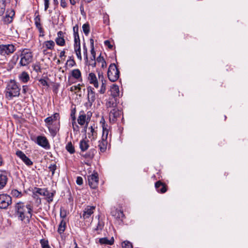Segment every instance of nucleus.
<instances>
[{"instance_id": "1", "label": "nucleus", "mask_w": 248, "mask_h": 248, "mask_svg": "<svg viewBox=\"0 0 248 248\" xmlns=\"http://www.w3.org/2000/svg\"><path fill=\"white\" fill-rule=\"evenodd\" d=\"M32 206L31 204L25 205L24 203L19 202L15 205V212L18 219L23 221L25 219L29 221L32 217Z\"/></svg>"}, {"instance_id": "2", "label": "nucleus", "mask_w": 248, "mask_h": 248, "mask_svg": "<svg viewBox=\"0 0 248 248\" xmlns=\"http://www.w3.org/2000/svg\"><path fill=\"white\" fill-rule=\"evenodd\" d=\"M59 114L55 113L44 120L46 126L48 129L49 132L53 137H54L56 135L59 130L60 122H58V124H56V122L59 120Z\"/></svg>"}, {"instance_id": "3", "label": "nucleus", "mask_w": 248, "mask_h": 248, "mask_svg": "<svg viewBox=\"0 0 248 248\" xmlns=\"http://www.w3.org/2000/svg\"><path fill=\"white\" fill-rule=\"evenodd\" d=\"M20 90L17 83L14 80H11L6 88V97L11 99L14 97L18 96L20 94Z\"/></svg>"}, {"instance_id": "4", "label": "nucleus", "mask_w": 248, "mask_h": 248, "mask_svg": "<svg viewBox=\"0 0 248 248\" xmlns=\"http://www.w3.org/2000/svg\"><path fill=\"white\" fill-rule=\"evenodd\" d=\"M20 61L19 64L21 66H26L29 64L33 59L32 52L29 49H23L20 50Z\"/></svg>"}, {"instance_id": "5", "label": "nucleus", "mask_w": 248, "mask_h": 248, "mask_svg": "<svg viewBox=\"0 0 248 248\" xmlns=\"http://www.w3.org/2000/svg\"><path fill=\"white\" fill-rule=\"evenodd\" d=\"M92 116V113L90 111H88L87 114H85L84 111H80L78 118V124L80 125L85 124V128H87Z\"/></svg>"}, {"instance_id": "6", "label": "nucleus", "mask_w": 248, "mask_h": 248, "mask_svg": "<svg viewBox=\"0 0 248 248\" xmlns=\"http://www.w3.org/2000/svg\"><path fill=\"white\" fill-rule=\"evenodd\" d=\"M120 72L114 63H111L108 68V77L110 81H116L119 78Z\"/></svg>"}, {"instance_id": "7", "label": "nucleus", "mask_w": 248, "mask_h": 248, "mask_svg": "<svg viewBox=\"0 0 248 248\" xmlns=\"http://www.w3.org/2000/svg\"><path fill=\"white\" fill-rule=\"evenodd\" d=\"M16 50V48L13 44L0 45V55L1 56L9 55Z\"/></svg>"}, {"instance_id": "8", "label": "nucleus", "mask_w": 248, "mask_h": 248, "mask_svg": "<svg viewBox=\"0 0 248 248\" xmlns=\"http://www.w3.org/2000/svg\"><path fill=\"white\" fill-rule=\"evenodd\" d=\"M12 203V198L7 194L0 195V208L6 209Z\"/></svg>"}, {"instance_id": "9", "label": "nucleus", "mask_w": 248, "mask_h": 248, "mask_svg": "<svg viewBox=\"0 0 248 248\" xmlns=\"http://www.w3.org/2000/svg\"><path fill=\"white\" fill-rule=\"evenodd\" d=\"M87 90L88 91V102L86 103L85 106L87 107H91L96 99V94L94 89L91 86L88 87Z\"/></svg>"}, {"instance_id": "10", "label": "nucleus", "mask_w": 248, "mask_h": 248, "mask_svg": "<svg viewBox=\"0 0 248 248\" xmlns=\"http://www.w3.org/2000/svg\"><path fill=\"white\" fill-rule=\"evenodd\" d=\"M97 72L99 81L101 82V86L99 92L101 94H104L106 90V80L105 79L102 72L97 70Z\"/></svg>"}, {"instance_id": "11", "label": "nucleus", "mask_w": 248, "mask_h": 248, "mask_svg": "<svg viewBox=\"0 0 248 248\" xmlns=\"http://www.w3.org/2000/svg\"><path fill=\"white\" fill-rule=\"evenodd\" d=\"M36 143L40 146L46 149L50 148L49 142L45 136H39L36 138Z\"/></svg>"}, {"instance_id": "12", "label": "nucleus", "mask_w": 248, "mask_h": 248, "mask_svg": "<svg viewBox=\"0 0 248 248\" xmlns=\"http://www.w3.org/2000/svg\"><path fill=\"white\" fill-rule=\"evenodd\" d=\"M89 185L92 188L95 189L98 185V177L97 173L88 176Z\"/></svg>"}, {"instance_id": "13", "label": "nucleus", "mask_w": 248, "mask_h": 248, "mask_svg": "<svg viewBox=\"0 0 248 248\" xmlns=\"http://www.w3.org/2000/svg\"><path fill=\"white\" fill-rule=\"evenodd\" d=\"M16 154L26 165L30 166L33 164L32 161L22 151L18 150Z\"/></svg>"}, {"instance_id": "14", "label": "nucleus", "mask_w": 248, "mask_h": 248, "mask_svg": "<svg viewBox=\"0 0 248 248\" xmlns=\"http://www.w3.org/2000/svg\"><path fill=\"white\" fill-rule=\"evenodd\" d=\"M95 209V206H87L82 214V217L84 219L89 218L93 214Z\"/></svg>"}, {"instance_id": "15", "label": "nucleus", "mask_w": 248, "mask_h": 248, "mask_svg": "<svg viewBox=\"0 0 248 248\" xmlns=\"http://www.w3.org/2000/svg\"><path fill=\"white\" fill-rule=\"evenodd\" d=\"M121 113V111H120L117 108H112L109 113L110 121L111 122L114 123L116 121L117 118L120 116Z\"/></svg>"}, {"instance_id": "16", "label": "nucleus", "mask_w": 248, "mask_h": 248, "mask_svg": "<svg viewBox=\"0 0 248 248\" xmlns=\"http://www.w3.org/2000/svg\"><path fill=\"white\" fill-rule=\"evenodd\" d=\"M88 80L89 83L93 85L95 88H98L99 87L98 77L97 78L94 73L91 72L89 74Z\"/></svg>"}, {"instance_id": "17", "label": "nucleus", "mask_w": 248, "mask_h": 248, "mask_svg": "<svg viewBox=\"0 0 248 248\" xmlns=\"http://www.w3.org/2000/svg\"><path fill=\"white\" fill-rule=\"evenodd\" d=\"M100 123L102 124L103 129L102 139L107 140L109 133V129L108 125L105 124V121L103 118L101 119Z\"/></svg>"}, {"instance_id": "18", "label": "nucleus", "mask_w": 248, "mask_h": 248, "mask_svg": "<svg viewBox=\"0 0 248 248\" xmlns=\"http://www.w3.org/2000/svg\"><path fill=\"white\" fill-rule=\"evenodd\" d=\"M111 214L118 221H123L124 217L123 212L120 210L115 209L111 211Z\"/></svg>"}, {"instance_id": "19", "label": "nucleus", "mask_w": 248, "mask_h": 248, "mask_svg": "<svg viewBox=\"0 0 248 248\" xmlns=\"http://www.w3.org/2000/svg\"><path fill=\"white\" fill-rule=\"evenodd\" d=\"M155 187L158 192L164 193L167 191L166 185L162 183L160 181H158L155 183Z\"/></svg>"}, {"instance_id": "20", "label": "nucleus", "mask_w": 248, "mask_h": 248, "mask_svg": "<svg viewBox=\"0 0 248 248\" xmlns=\"http://www.w3.org/2000/svg\"><path fill=\"white\" fill-rule=\"evenodd\" d=\"M63 34V33L62 31H59L57 33V37L55 39V42L58 46H63L65 45V42Z\"/></svg>"}, {"instance_id": "21", "label": "nucleus", "mask_w": 248, "mask_h": 248, "mask_svg": "<svg viewBox=\"0 0 248 248\" xmlns=\"http://www.w3.org/2000/svg\"><path fill=\"white\" fill-rule=\"evenodd\" d=\"M15 15V12L13 10H11L9 12L8 14L3 18V22L5 24H8L11 23L13 21V16Z\"/></svg>"}, {"instance_id": "22", "label": "nucleus", "mask_w": 248, "mask_h": 248, "mask_svg": "<svg viewBox=\"0 0 248 248\" xmlns=\"http://www.w3.org/2000/svg\"><path fill=\"white\" fill-rule=\"evenodd\" d=\"M107 140L101 139V140L98 141V146L101 152L104 153L106 151L107 149Z\"/></svg>"}, {"instance_id": "23", "label": "nucleus", "mask_w": 248, "mask_h": 248, "mask_svg": "<svg viewBox=\"0 0 248 248\" xmlns=\"http://www.w3.org/2000/svg\"><path fill=\"white\" fill-rule=\"evenodd\" d=\"M55 46V43L52 40H49L45 41L43 44V47L46 48V49L44 50V53L46 49L52 50L54 49Z\"/></svg>"}, {"instance_id": "24", "label": "nucleus", "mask_w": 248, "mask_h": 248, "mask_svg": "<svg viewBox=\"0 0 248 248\" xmlns=\"http://www.w3.org/2000/svg\"><path fill=\"white\" fill-rule=\"evenodd\" d=\"M89 147V140H82L79 142V148L81 152L86 151Z\"/></svg>"}, {"instance_id": "25", "label": "nucleus", "mask_w": 248, "mask_h": 248, "mask_svg": "<svg viewBox=\"0 0 248 248\" xmlns=\"http://www.w3.org/2000/svg\"><path fill=\"white\" fill-rule=\"evenodd\" d=\"M111 95L115 98L119 95V88L118 86L113 84L110 89Z\"/></svg>"}, {"instance_id": "26", "label": "nucleus", "mask_w": 248, "mask_h": 248, "mask_svg": "<svg viewBox=\"0 0 248 248\" xmlns=\"http://www.w3.org/2000/svg\"><path fill=\"white\" fill-rule=\"evenodd\" d=\"M100 244L106 245H111L114 243V239L112 237L110 240L106 237L100 238L98 240Z\"/></svg>"}, {"instance_id": "27", "label": "nucleus", "mask_w": 248, "mask_h": 248, "mask_svg": "<svg viewBox=\"0 0 248 248\" xmlns=\"http://www.w3.org/2000/svg\"><path fill=\"white\" fill-rule=\"evenodd\" d=\"M19 79L23 83L27 82L30 79V76L27 72L24 71L19 76Z\"/></svg>"}, {"instance_id": "28", "label": "nucleus", "mask_w": 248, "mask_h": 248, "mask_svg": "<svg viewBox=\"0 0 248 248\" xmlns=\"http://www.w3.org/2000/svg\"><path fill=\"white\" fill-rule=\"evenodd\" d=\"M74 51L78 59L81 61L82 60V56L81 54L80 44L74 45Z\"/></svg>"}, {"instance_id": "29", "label": "nucleus", "mask_w": 248, "mask_h": 248, "mask_svg": "<svg viewBox=\"0 0 248 248\" xmlns=\"http://www.w3.org/2000/svg\"><path fill=\"white\" fill-rule=\"evenodd\" d=\"M55 194V191H54L53 192H50L47 190H46V192L45 197V199L48 203H50L53 201Z\"/></svg>"}, {"instance_id": "30", "label": "nucleus", "mask_w": 248, "mask_h": 248, "mask_svg": "<svg viewBox=\"0 0 248 248\" xmlns=\"http://www.w3.org/2000/svg\"><path fill=\"white\" fill-rule=\"evenodd\" d=\"M95 153V150L94 149H90L87 153L81 155L85 158H93Z\"/></svg>"}, {"instance_id": "31", "label": "nucleus", "mask_w": 248, "mask_h": 248, "mask_svg": "<svg viewBox=\"0 0 248 248\" xmlns=\"http://www.w3.org/2000/svg\"><path fill=\"white\" fill-rule=\"evenodd\" d=\"M7 177L4 174H0V189H2L6 184Z\"/></svg>"}, {"instance_id": "32", "label": "nucleus", "mask_w": 248, "mask_h": 248, "mask_svg": "<svg viewBox=\"0 0 248 248\" xmlns=\"http://www.w3.org/2000/svg\"><path fill=\"white\" fill-rule=\"evenodd\" d=\"M65 227L66 222L63 219H62L59 225L58 232L60 234L62 233L65 231Z\"/></svg>"}, {"instance_id": "33", "label": "nucleus", "mask_w": 248, "mask_h": 248, "mask_svg": "<svg viewBox=\"0 0 248 248\" xmlns=\"http://www.w3.org/2000/svg\"><path fill=\"white\" fill-rule=\"evenodd\" d=\"M72 76L77 79H79L81 78V72L78 69H75L72 71Z\"/></svg>"}, {"instance_id": "34", "label": "nucleus", "mask_w": 248, "mask_h": 248, "mask_svg": "<svg viewBox=\"0 0 248 248\" xmlns=\"http://www.w3.org/2000/svg\"><path fill=\"white\" fill-rule=\"evenodd\" d=\"M65 149L71 154L75 152V147L71 142H69L66 145Z\"/></svg>"}, {"instance_id": "35", "label": "nucleus", "mask_w": 248, "mask_h": 248, "mask_svg": "<svg viewBox=\"0 0 248 248\" xmlns=\"http://www.w3.org/2000/svg\"><path fill=\"white\" fill-rule=\"evenodd\" d=\"M35 192L36 193H38L39 195L45 196L46 193V188H41L39 187H35Z\"/></svg>"}, {"instance_id": "36", "label": "nucleus", "mask_w": 248, "mask_h": 248, "mask_svg": "<svg viewBox=\"0 0 248 248\" xmlns=\"http://www.w3.org/2000/svg\"><path fill=\"white\" fill-rule=\"evenodd\" d=\"M106 106L107 108H115L116 106V103L114 102V100L112 99H108V100L107 101Z\"/></svg>"}, {"instance_id": "37", "label": "nucleus", "mask_w": 248, "mask_h": 248, "mask_svg": "<svg viewBox=\"0 0 248 248\" xmlns=\"http://www.w3.org/2000/svg\"><path fill=\"white\" fill-rule=\"evenodd\" d=\"M32 197L34 199L36 200V202L38 204H40L41 203V198L39 197V194L38 193H36L35 192V189L33 190L32 192Z\"/></svg>"}, {"instance_id": "38", "label": "nucleus", "mask_w": 248, "mask_h": 248, "mask_svg": "<svg viewBox=\"0 0 248 248\" xmlns=\"http://www.w3.org/2000/svg\"><path fill=\"white\" fill-rule=\"evenodd\" d=\"M33 69L37 73H41L42 72V69L41 67V65L39 62H36L34 63L33 66Z\"/></svg>"}, {"instance_id": "39", "label": "nucleus", "mask_w": 248, "mask_h": 248, "mask_svg": "<svg viewBox=\"0 0 248 248\" xmlns=\"http://www.w3.org/2000/svg\"><path fill=\"white\" fill-rule=\"evenodd\" d=\"M2 3L1 5V7L0 8V16H2L5 11V4L7 3H9L10 0H2Z\"/></svg>"}, {"instance_id": "40", "label": "nucleus", "mask_w": 248, "mask_h": 248, "mask_svg": "<svg viewBox=\"0 0 248 248\" xmlns=\"http://www.w3.org/2000/svg\"><path fill=\"white\" fill-rule=\"evenodd\" d=\"M82 30L84 34L87 35L90 32V26L88 23H86L83 25Z\"/></svg>"}, {"instance_id": "41", "label": "nucleus", "mask_w": 248, "mask_h": 248, "mask_svg": "<svg viewBox=\"0 0 248 248\" xmlns=\"http://www.w3.org/2000/svg\"><path fill=\"white\" fill-rule=\"evenodd\" d=\"M40 244L42 248H50L47 240L45 239H41L40 240Z\"/></svg>"}, {"instance_id": "42", "label": "nucleus", "mask_w": 248, "mask_h": 248, "mask_svg": "<svg viewBox=\"0 0 248 248\" xmlns=\"http://www.w3.org/2000/svg\"><path fill=\"white\" fill-rule=\"evenodd\" d=\"M34 21L35 24L37 28L42 27L41 24L40 23V18L39 15H38L34 18Z\"/></svg>"}, {"instance_id": "43", "label": "nucleus", "mask_w": 248, "mask_h": 248, "mask_svg": "<svg viewBox=\"0 0 248 248\" xmlns=\"http://www.w3.org/2000/svg\"><path fill=\"white\" fill-rule=\"evenodd\" d=\"M123 248H133L132 244L128 241H124L122 243Z\"/></svg>"}, {"instance_id": "44", "label": "nucleus", "mask_w": 248, "mask_h": 248, "mask_svg": "<svg viewBox=\"0 0 248 248\" xmlns=\"http://www.w3.org/2000/svg\"><path fill=\"white\" fill-rule=\"evenodd\" d=\"M74 36V45L80 44L79 36L78 33H76Z\"/></svg>"}, {"instance_id": "45", "label": "nucleus", "mask_w": 248, "mask_h": 248, "mask_svg": "<svg viewBox=\"0 0 248 248\" xmlns=\"http://www.w3.org/2000/svg\"><path fill=\"white\" fill-rule=\"evenodd\" d=\"M83 56L86 61H88V50L86 46L85 43L83 44Z\"/></svg>"}, {"instance_id": "46", "label": "nucleus", "mask_w": 248, "mask_h": 248, "mask_svg": "<svg viewBox=\"0 0 248 248\" xmlns=\"http://www.w3.org/2000/svg\"><path fill=\"white\" fill-rule=\"evenodd\" d=\"M57 169V166L55 164H50L48 167V169L52 172V175L54 174L55 171Z\"/></svg>"}, {"instance_id": "47", "label": "nucleus", "mask_w": 248, "mask_h": 248, "mask_svg": "<svg viewBox=\"0 0 248 248\" xmlns=\"http://www.w3.org/2000/svg\"><path fill=\"white\" fill-rule=\"evenodd\" d=\"M39 81L40 83V84H41V85L43 86H49V84H48L47 81L45 78H40L39 79Z\"/></svg>"}, {"instance_id": "48", "label": "nucleus", "mask_w": 248, "mask_h": 248, "mask_svg": "<svg viewBox=\"0 0 248 248\" xmlns=\"http://www.w3.org/2000/svg\"><path fill=\"white\" fill-rule=\"evenodd\" d=\"M12 194L13 196H15L16 197H18L19 196H21V193L19 191H18L17 190L14 189L12 191Z\"/></svg>"}, {"instance_id": "49", "label": "nucleus", "mask_w": 248, "mask_h": 248, "mask_svg": "<svg viewBox=\"0 0 248 248\" xmlns=\"http://www.w3.org/2000/svg\"><path fill=\"white\" fill-rule=\"evenodd\" d=\"M75 113H76V111L75 109L72 110L71 113V117H72V120H73V122H72L73 125L74 124V123H75V120H76Z\"/></svg>"}, {"instance_id": "50", "label": "nucleus", "mask_w": 248, "mask_h": 248, "mask_svg": "<svg viewBox=\"0 0 248 248\" xmlns=\"http://www.w3.org/2000/svg\"><path fill=\"white\" fill-rule=\"evenodd\" d=\"M76 183L78 185H81L83 184V179L81 177L78 176L77 178Z\"/></svg>"}, {"instance_id": "51", "label": "nucleus", "mask_w": 248, "mask_h": 248, "mask_svg": "<svg viewBox=\"0 0 248 248\" xmlns=\"http://www.w3.org/2000/svg\"><path fill=\"white\" fill-rule=\"evenodd\" d=\"M45 4V11H46L49 7V0H44Z\"/></svg>"}, {"instance_id": "52", "label": "nucleus", "mask_w": 248, "mask_h": 248, "mask_svg": "<svg viewBox=\"0 0 248 248\" xmlns=\"http://www.w3.org/2000/svg\"><path fill=\"white\" fill-rule=\"evenodd\" d=\"M103 228V225L99 221L97 227L95 228V230L99 231L101 230Z\"/></svg>"}, {"instance_id": "53", "label": "nucleus", "mask_w": 248, "mask_h": 248, "mask_svg": "<svg viewBox=\"0 0 248 248\" xmlns=\"http://www.w3.org/2000/svg\"><path fill=\"white\" fill-rule=\"evenodd\" d=\"M60 4L64 8L67 7V2L65 0H61Z\"/></svg>"}, {"instance_id": "54", "label": "nucleus", "mask_w": 248, "mask_h": 248, "mask_svg": "<svg viewBox=\"0 0 248 248\" xmlns=\"http://www.w3.org/2000/svg\"><path fill=\"white\" fill-rule=\"evenodd\" d=\"M104 44H105V45L106 46H108V48H111H111H112V47H113V46H112V45H111L110 44V41H108V40H106V41L104 42Z\"/></svg>"}, {"instance_id": "55", "label": "nucleus", "mask_w": 248, "mask_h": 248, "mask_svg": "<svg viewBox=\"0 0 248 248\" xmlns=\"http://www.w3.org/2000/svg\"><path fill=\"white\" fill-rule=\"evenodd\" d=\"M89 129H90V130H91L90 132L88 133L89 137L90 138V135H92V136L93 135V133L94 132V130L92 126H91L90 127H89Z\"/></svg>"}, {"instance_id": "56", "label": "nucleus", "mask_w": 248, "mask_h": 248, "mask_svg": "<svg viewBox=\"0 0 248 248\" xmlns=\"http://www.w3.org/2000/svg\"><path fill=\"white\" fill-rule=\"evenodd\" d=\"M39 30V32L40 33V36H44V30L42 27L37 28Z\"/></svg>"}, {"instance_id": "57", "label": "nucleus", "mask_w": 248, "mask_h": 248, "mask_svg": "<svg viewBox=\"0 0 248 248\" xmlns=\"http://www.w3.org/2000/svg\"><path fill=\"white\" fill-rule=\"evenodd\" d=\"M28 90V87L26 85H24L22 86V92L23 93L25 94Z\"/></svg>"}, {"instance_id": "58", "label": "nucleus", "mask_w": 248, "mask_h": 248, "mask_svg": "<svg viewBox=\"0 0 248 248\" xmlns=\"http://www.w3.org/2000/svg\"><path fill=\"white\" fill-rule=\"evenodd\" d=\"M91 53L92 54V56L93 57V58H95V52L94 51V47L91 48Z\"/></svg>"}, {"instance_id": "59", "label": "nucleus", "mask_w": 248, "mask_h": 248, "mask_svg": "<svg viewBox=\"0 0 248 248\" xmlns=\"http://www.w3.org/2000/svg\"><path fill=\"white\" fill-rule=\"evenodd\" d=\"M78 26H76L73 27L74 35H75L76 33H78Z\"/></svg>"}, {"instance_id": "60", "label": "nucleus", "mask_w": 248, "mask_h": 248, "mask_svg": "<svg viewBox=\"0 0 248 248\" xmlns=\"http://www.w3.org/2000/svg\"><path fill=\"white\" fill-rule=\"evenodd\" d=\"M96 61L97 62H102L103 61H105L103 57H102L101 56H99L98 57H97Z\"/></svg>"}, {"instance_id": "61", "label": "nucleus", "mask_w": 248, "mask_h": 248, "mask_svg": "<svg viewBox=\"0 0 248 248\" xmlns=\"http://www.w3.org/2000/svg\"><path fill=\"white\" fill-rule=\"evenodd\" d=\"M79 0H69L71 4L74 5L77 2H78Z\"/></svg>"}, {"instance_id": "62", "label": "nucleus", "mask_w": 248, "mask_h": 248, "mask_svg": "<svg viewBox=\"0 0 248 248\" xmlns=\"http://www.w3.org/2000/svg\"><path fill=\"white\" fill-rule=\"evenodd\" d=\"M65 51L63 50L61 52H60V57L61 58H62L63 57H65L66 56H65Z\"/></svg>"}, {"instance_id": "63", "label": "nucleus", "mask_w": 248, "mask_h": 248, "mask_svg": "<svg viewBox=\"0 0 248 248\" xmlns=\"http://www.w3.org/2000/svg\"><path fill=\"white\" fill-rule=\"evenodd\" d=\"M90 44H91V48L94 47V41L93 39L92 38H91L90 39Z\"/></svg>"}, {"instance_id": "64", "label": "nucleus", "mask_w": 248, "mask_h": 248, "mask_svg": "<svg viewBox=\"0 0 248 248\" xmlns=\"http://www.w3.org/2000/svg\"><path fill=\"white\" fill-rule=\"evenodd\" d=\"M106 66H107V64H106L105 61H103V62H102V65H101L102 67L104 68V67H106Z\"/></svg>"}]
</instances>
